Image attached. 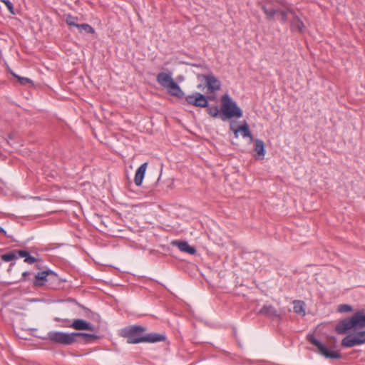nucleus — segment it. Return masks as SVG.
<instances>
[{"mask_svg":"<svg viewBox=\"0 0 365 365\" xmlns=\"http://www.w3.org/2000/svg\"><path fill=\"white\" fill-rule=\"evenodd\" d=\"M145 329L141 326H128L121 330L120 335L127 339L129 344H138L142 342L155 343L165 340V336L150 333L145 334Z\"/></svg>","mask_w":365,"mask_h":365,"instance_id":"nucleus-1","label":"nucleus"},{"mask_svg":"<svg viewBox=\"0 0 365 365\" xmlns=\"http://www.w3.org/2000/svg\"><path fill=\"white\" fill-rule=\"evenodd\" d=\"M365 327V311L356 312L351 317L341 321L336 327V331L339 334H344L351 329H361Z\"/></svg>","mask_w":365,"mask_h":365,"instance_id":"nucleus-2","label":"nucleus"},{"mask_svg":"<svg viewBox=\"0 0 365 365\" xmlns=\"http://www.w3.org/2000/svg\"><path fill=\"white\" fill-rule=\"evenodd\" d=\"M221 112L220 119L223 121L231 118H240L243 115L242 109L228 94L221 97Z\"/></svg>","mask_w":365,"mask_h":365,"instance_id":"nucleus-3","label":"nucleus"},{"mask_svg":"<svg viewBox=\"0 0 365 365\" xmlns=\"http://www.w3.org/2000/svg\"><path fill=\"white\" fill-rule=\"evenodd\" d=\"M157 82L164 88L168 93L173 96L178 98H182L184 97V92L182 91L179 85L173 80L171 73L160 72L157 75Z\"/></svg>","mask_w":365,"mask_h":365,"instance_id":"nucleus-4","label":"nucleus"},{"mask_svg":"<svg viewBox=\"0 0 365 365\" xmlns=\"http://www.w3.org/2000/svg\"><path fill=\"white\" fill-rule=\"evenodd\" d=\"M47 339L56 344L71 345L76 341V332L50 331L48 333Z\"/></svg>","mask_w":365,"mask_h":365,"instance_id":"nucleus-5","label":"nucleus"},{"mask_svg":"<svg viewBox=\"0 0 365 365\" xmlns=\"http://www.w3.org/2000/svg\"><path fill=\"white\" fill-rule=\"evenodd\" d=\"M308 341L317 348L318 352L327 359H339L341 354L339 351L329 350L327 347L321 343L314 335L307 336Z\"/></svg>","mask_w":365,"mask_h":365,"instance_id":"nucleus-6","label":"nucleus"},{"mask_svg":"<svg viewBox=\"0 0 365 365\" xmlns=\"http://www.w3.org/2000/svg\"><path fill=\"white\" fill-rule=\"evenodd\" d=\"M365 343V331L357 332L356 334H349L341 341L344 347H353Z\"/></svg>","mask_w":365,"mask_h":365,"instance_id":"nucleus-7","label":"nucleus"},{"mask_svg":"<svg viewBox=\"0 0 365 365\" xmlns=\"http://www.w3.org/2000/svg\"><path fill=\"white\" fill-rule=\"evenodd\" d=\"M185 101L187 104L195 107L206 108L209 105L207 97L199 92L187 95L185 97Z\"/></svg>","mask_w":365,"mask_h":365,"instance_id":"nucleus-8","label":"nucleus"},{"mask_svg":"<svg viewBox=\"0 0 365 365\" xmlns=\"http://www.w3.org/2000/svg\"><path fill=\"white\" fill-rule=\"evenodd\" d=\"M201 76L205 80V85L209 91L215 92L220 89L221 83L219 81V79L214 76L212 73L202 75Z\"/></svg>","mask_w":365,"mask_h":365,"instance_id":"nucleus-9","label":"nucleus"},{"mask_svg":"<svg viewBox=\"0 0 365 365\" xmlns=\"http://www.w3.org/2000/svg\"><path fill=\"white\" fill-rule=\"evenodd\" d=\"M259 314L264 315L272 320H281L282 314L272 305H264L259 310Z\"/></svg>","mask_w":365,"mask_h":365,"instance_id":"nucleus-10","label":"nucleus"},{"mask_svg":"<svg viewBox=\"0 0 365 365\" xmlns=\"http://www.w3.org/2000/svg\"><path fill=\"white\" fill-rule=\"evenodd\" d=\"M63 327H71L76 330H88V331H94V327L90 323L87 322L83 319H75L73 322L69 325H62Z\"/></svg>","mask_w":365,"mask_h":365,"instance_id":"nucleus-11","label":"nucleus"},{"mask_svg":"<svg viewBox=\"0 0 365 365\" xmlns=\"http://www.w3.org/2000/svg\"><path fill=\"white\" fill-rule=\"evenodd\" d=\"M272 4L273 1L272 0H268L262 6V9L263 10L268 20L273 19L274 15L277 14L279 11V9H276L272 6Z\"/></svg>","mask_w":365,"mask_h":365,"instance_id":"nucleus-12","label":"nucleus"},{"mask_svg":"<svg viewBox=\"0 0 365 365\" xmlns=\"http://www.w3.org/2000/svg\"><path fill=\"white\" fill-rule=\"evenodd\" d=\"M172 245L176 246L181 252H186L190 255H194L196 252L195 247L189 245L186 241L174 240Z\"/></svg>","mask_w":365,"mask_h":365,"instance_id":"nucleus-13","label":"nucleus"},{"mask_svg":"<svg viewBox=\"0 0 365 365\" xmlns=\"http://www.w3.org/2000/svg\"><path fill=\"white\" fill-rule=\"evenodd\" d=\"M148 163H143L136 170L134 182L137 186H140L142 185L143 180L145 177L146 168H147Z\"/></svg>","mask_w":365,"mask_h":365,"instance_id":"nucleus-14","label":"nucleus"},{"mask_svg":"<svg viewBox=\"0 0 365 365\" xmlns=\"http://www.w3.org/2000/svg\"><path fill=\"white\" fill-rule=\"evenodd\" d=\"M291 29L293 31H299L302 33L304 29V24L300 18L294 15L291 20Z\"/></svg>","mask_w":365,"mask_h":365,"instance_id":"nucleus-15","label":"nucleus"},{"mask_svg":"<svg viewBox=\"0 0 365 365\" xmlns=\"http://www.w3.org/2000/svg\"><path fill=\"white\" fill-rule=\"evenodd\" d=\"M36 267L38 270L36 274H56L53 270L50 269L46 264L45 262L38 259L36 262Z\"/></svg>","mask_w":365,"mask_h":365,"instance_id":"nucleus-16","label":"nucleus"},{"mask_svg":"<svg viewBox=\"0 0 365 365\" xmlns=\"http://www.w3.org/2000/svg\"><path fill=\"white\" fill-rule=\"evenodd\" d=\"M294 312L302 317L305 316V303L302 300H294Z\"/></svg>","mask_w":365,"mask_h":365,"instance_id":"nucleus-17","label":"nucleus"},{"mask_svg":"<svg viewBox=\"0 0 365 365\" xmlns=\"http://www.w3.org/2000/svg\"><path fill=\"white\" fill-rule=\"evenodd\" d=\"M19 256H20V258H24V262L29 264L36 263L38 259L31 256L26 250H19Z\"/></svg>","mask_w":365,"mask_h":365,"instance_id":"nucleus-18","label":"nucleus"},{"mask_svg":"<svg viewBox=\"0 0 365 365\" xmlns=\"http://www.w3.org/2000/svg\"><path fill=\"white\" fill-rule=\"evenodd\" d=\"M19 250H14L11 252L2 255L1 259L3 261L6 262L17 259L20 258V256H19Z\"/></svg>","mask_w":365,"mask_h":365,"instance_id":"nucleus-19","label":"nucleus"},{"mask_svg":"<svg viewBox=\"0 0 365 365\" xmlns=\"http://www.w3.org/2000/svg\"><path fill=\"white\" fill-rule=\"evenodd\" d=\"M255 151L257 153V155L262 158V159L264 158L265 155V149H264V142L260 139H256L255 141Z\"/></svg>","mask_w":365,"mask_h":365,"instance_id":"nucleus-20","label":"nucleus"},{"mask_svg":"<svg viewBox=\"0 0 365 365\" xmlns=\"http://www.w3.org/2000/svg\"><path fill=\"white\" fill-rule=\"evenodd\" d=\"M238 130H240L242 135L244 138H249L251 140L253 139V136L251 133V131L250 130L249 125L247 122L245 121V123L238 127Z\"/></svg>","mask_w":365,"mask_h":365,"instance_id":"nucleus-21","label":"nucleus"},{"mask_svg":"<svg viewBox=\"0 0 365 365\" xmlns=\"http://www.w3.org/2000/svg\"><path fill=\"white\" fill-rule=\"evenodd\" d=\"M207 108V111L210 116H212L213 118H220V116L222 115L221 108H219V107L217 106H208Z\"/></svg>","mask_w":365,"mask_h":365,"instance_id":"nucleus-22","label":"nucleus"},{"mask_svg":"<svg viewBox=\"0 0 365 365\" xmlns=\"http://www.w3.org/2000/svg\"><path fill=\"white\" fill-rule=\"evenodd\" d=\"M48 275H35V277L33 280V284L34 287H41L46 284L48 281L47 277Z\"/></svg>","mask_w":365,"mask_h":365,"instance_id":"nucleus-23","label":"nucleus"},{"mask_svg":"<svg viewBox=\"0 0 365 365\" xmlns=\"http://www.w3.org/2000/svg\"><path fill=\"white\" fill-rule=\"evenodd\" d=\"M77 28L79 29V31L81 32L83 31L87 34H91L95 33L94 29L91 25H89L88 24H79L78 26H77Z\"/></svg>","mask_w":365,"mask_h":365,"instance_id":"nucleus-24","label":"nucleus"},{"mask_svg":"<svg viewBox=\"0 0 365 365\" xmlns=\"http://www.w3.org/2000/svg\"><path fill=\"white\" fill-rule=\"evenodd\" d=\"M78 18L76 16H72L71 14H68L66 17V22L68 25L71 26H78L79 24H77Z\"/></svg>","mask_w":365,"mask_h":365,"instance_id":"nucleus-25","label":"nucleus"},{"mask_svg":"<svg viewBox=\"0 0 365 365\" xmlns=\"http://www.w3.org/2000/svg\"><path fill=\"white\" fill-rule=\"evenodd\" d=\"M288 13L293 14L292 11L291 10H280L279 9L277 14H279L281 17V22L282 24H285L288 20Z\"/></svg>","mask_w":365,"mask_h":365,"instance_id":"nucleus-26","label":"nucleus"},{"mask_svg":"<svg viewBox=\"0 0 365 365\" xmlns=\"http://www.w3.org/2000/svg\"><path fill=\"white\" fill-rule=\"evenodd\" d=\"M76 337L77 336L84 337L87 341L98 339V336L96 335L91 334L76 332Z\"/></svg>","mask_w":365,"mask_h":365,"instance_id":"nucleus-27","label":"nucleus"},{"mask_svg":"<svg viewBox=\"0 0 365 365\" xmlns=\"http://www.w3.org/2000/svg\"><path fill=\"white\" fill-rule=\"evenodd\" d=\"M1 1L5 4V6L12 15L16 14L13 4L10 0H1Z\"/></svg>","mask_w":365,"mask_h":365,"instance_id":"nucleus-28","label":"nucleus"},{"mask_svg":"<svg viewBox=\"0 0 365 365\" xmlns=\"http://www.w3.org/2000/svg\"><path fill=\"white\" fill-rule=\"evenodd\" d=\"M351 310L352 307L349 304H340L337 308L339 312H349Z\"/></svg>","mask_w":365,"mask_h":365,"instance_id":"nucleus-29","label":"nucleus"},{"mask_svg":"<svg viewBox=\"0 0 365 365\" xmlns=\"http://www.w3.org/2000/svg\"><path fill=\"white\" fill-rule=\"evenodd\" d=\"M19 82L23 85H26V83H31V81L28 78L21 77L19 78Z\"/></svg>","mask_w":365,"mask_h":365,"instance_id":"nucleus-30","label":"nucleus"},{"mask_svg":"<svg viewBox=\"0 0 365 365\" xmlns=\"http://www.w3.org/2000/svg\"><path fill=\"white\" fill-rule=\"evenodd\" d=\"M230 129H231V130H232V131H233L234 135H235V137L236 138H238V136H239L238 133H240V130H238V128H233L232 126H231V127H230Z\"/></svg>","mask_w":365,"mask_h":365,"instance_id":"nucleus-31","label":"nucleus"},{"mask_svg":"<svg viewBox=\"0 0 365 365\" xmlns=\"http://www.w3.org/2000/svg\"><path fill=\"white\" fill-rule=\"evenodd\" d=\"M0 232L3 233L5 236L6 235V231L0 226Z\"/></svg>","mask_w":365,"mask_h":365,"instance_id":"nucleus-32","label":"nucleus"},{"mask_svg":"<svg viewBox=\"0 0 365 365\" xmlns=\"http://www.w3.org/2000/svg\"><path fill=\"white\" fill-rule=\"evenodd\" d=\"M1 283L6 284V285L13 284L15 282H1Z\"/></svg>","mask_w":365,"mask_h":365,"instance_id":"nucleus-33","label":"nucleus"},{"mask_svg":"<svg viewBox=\"0 0 365 365\" xmlns=\"http://www.w3.org/2000/svg\"><path fill=\"white\" fill-rule=\"evenodd\" d=\"M65 322H66V324H64L63 325H69V324H71V323L69 322L68 320H66Z\"/></svg>","mask_w":365,"mask_h":365,"instance_id":"nucleus-34","label":"nucleus"},{"mask_svg":"<svg viewBox=\"0 0 365 365\" xmlns=\"http://www.w3.org/2000/svg\"><path fill=\"white\" fill-rule=\"evenodd\" d=\"M26 276H27V275H26V274L22 275L21 279L25 280V279H26Z\"/></svg>","mask_w":365,"mask_h":365,"instance_id":"nucleus-35","label":"nucleus"},{"mask_svg":"<svg viewBox=\"0 0 365 365\" xmlns=\"http://www.w3.org/2000/svg\"><path fill=\"white\" fill-rule=\"evenodd\" d=\"M22 274H30V273L28 272H24Z\"/></svg>","mask_w":365,"mask_h":365,"instance_id":"nucleus-36","label":"nucleus"}]
</instances>
